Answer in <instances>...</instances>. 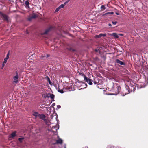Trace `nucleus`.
<instances>
[{
    "label": "nucleus",
    "instance_id": "obj_39",
    "mask_svg": "<svg viewBox=\"0 0 148 148\" xmlns=\"http://www.w3.org/2000/svg\"><path fill=\"white\" fill-rule=\"evenodd\" d=\"M128 92H129L128 93H130V92L129 91H128Z\"/></svg>",
    "mask_w": 148,
    "mask_h": 148
},
{
    "label": "nucleus",
    "instance_id": "obj_37",
    "mask_svg": "<svg viewBox=\"0 0 148 148\" xmlns=\"http://www.w3.org/2000/svg\"><path fill=\"white\" fill-rule=\"evenodd\" d=\"M49 56V55H47V57H48Z\"/></svg>",
    "mask_w": 148,
    "mask_h": 148
},
{
    "label": "nucleus",
    "instance_id": "obj_34",
    "mask_svg": "<svg viewBox=\"0 0 148 148\" xmlns=\"http://www.w3.org/2000/svg\"><path fill=\"white\" fill-rule=\"evenodd\" d=\"M55 103H53V104H52V105L53 106H55Z\"/></svg>",
    "mask_w": 148,
    "mask_h": 148
},
{
    "label": "nucleus",
    "instance_id": "obj_42",
    "mask_svg": "<svg viewBox=\"0 0 148 148\" xmlns=\"http://www.w3.org/2000/svg\"><path fill=\"white\" fill-rule=\"evenodd\" d=\"M65 148H66V147H65Z\"/></svg>",
    "mask_w": 148,
    "mask_h": 148
},
{
    "label": "nucleus",
    "instance_id": "obj_28",
    "mask_svg": "<svg viewBox=\"0 0 148 148\" xmlns=\"http://www.w3.org/2000/svg\"><path fill=\"white\" fill-rule=\"evenodd\" d=\"M57 107L58 108H61V106L60 105H58L57 106Z\"/></svg>",
    "mask_w": 148,
    "mask_h": 148
},
{
    "label": "nucleus",
    "instance_id": "obj_41",
    "mask_svg": "<svg viewBox=\"0 0 148 148\" xmlns=\"http://www.w3.org/2000/svg\"><path fill=\"white\" fill-rule=\"evenodd\" d=\"M147 40H148V38Z\"/></svg>",
    "mask_w": 148,
    "mask_h": 148
},
{
    "label": "nucleus",
    "instance_id": "obj_31",
    "mask_svg": "<svg viewBox=\"0 0 148 148\" xmlns=\"http://www.w3.org/2000/svg\"><path fill=\"white\" fill-rule=\"evenodd\" d=\"M125 88L126 89H127L128 88H129V86H125Z\"/></svg>",
    "mask_w": 148,
    "mask_h": 148
},
{
    "label": "nucleus",
    "instance_id": "obj_12",
    "mask_svg": "<svg viewBox=\"0 0 148 148\" xmlns=\"http://www.w3.org/2000/svg\"><path fill=\"white\" fill-rule=\"evenodd\" d=\"M25 3L26 5V8H29V2L27 1L25 2Z\"/></svg>",
    "mask_w": 148,
    "mask_h": 148
},
{
    "label": "nucleus",
    "instance_id": "obj_7",
    "mask_svg": "<svg viewBox=\"0 0 148 148\" xmlns=\"http://www.w3.org/2000/svg\"><path fill=\"white\" fill-rule=\"evenodd\" d=\"M9 52L7 55L6 57L4 58V61L3 62V64H5L6 63L7 61V60L9 58Z\"/></svg>",
    "mask_w": 148,
    "mask_h": 148
},
{
    "label": "nucleus",
    "instance_id": "obj_21",
    "mask_svg": "<svg viewBox=\"0 0 148 148\" xmlns=\"http://www.w3.org/2000/svg\"><path fill=\"white\" fill-rule=\"evenodd\" d=\"M58 91L61 93H64V91L62 90H59Z\"/></svg>",
    "mask_w": 148,
    "mask_h": 148
},
{
    "label": "nucleus",
    "instance_id": "obj_14",
    "mask_svg": "<svg viewBox=\"0 0 148 148\" xmlns=\"http://www.w3.org/2000/svg\"><path fill=\"white\" fill-rule=\"evenodd\" d=\"M97 48L95 50V51L96 52H98L100 54H101L100 48Z\"/></svg>",
    "mask_w": 148,
    "mask_h": 148
},
{
    "label": "nucleus",
    "instance_id": "obj_25",
    "mask_svg": "<svg viewBox=\"0 0 148 148\" xmlns=\"http://www.w3.org/2000/svg\"><path fill=\"white\" fill-rule=\"evenodd\" d=\"M50 95H51V94H49H49H48L47 95L46 97H50Z\"/></svg>",
    "mask_w": 148,
    "mask_h": 148
},
{
    "label": "nucleus",
    "instance_id": "obj_33",
    "mask_svg": "<svg viewBox=\"0 0 148 148\" xmlns=\"http://www.w3.org/2000/svg\"><path fill=\"white\" fill-rule=\"evenodd\" d=\"M108 26H110V27H111V26H112L111 24H110V23L109 24H108Z\"/></svg>",
    "mask_w": 148,
    "mask_h": 148
},
{
    "label": "nucleus",
    "instance_id": "obj_1",
    "mask_svg": "<svg viewBox=\"0 0 148 148\" xmlns=\"http://www.w3.org/2000/svg\"><path fill=\"white\" fill-rule=\"evenodd\" d=\"M19 78V75L17 72L16 73L14 77V82L17 83L18 82V79Z\"/></svg>",
    "mask_w": 148,
    "mask_h": 148
},
{
    "label": "nucleus",
    "instance_id": "obj_27",
    "mask_svg": "<svg viewBox=\"0 0 148 148\" xmlns=\"http://www.w3.org/2000/svg\"><path fill=\"white\" fill-rule=\"evenodd\" d=\"M60 9L58 7L56 10L55 12H58Z\"/></svg>",
    "mask_w": 148,
    "mask_h": 148
},
{
    "label": "nucleus",
    "instance_id": "obj_13",
    "mask_svg": "<svg viewBox=\"0 0 148 148\" xmlns=\"http://www.w3.org/2000/svg\"><path fill=\"white\" fill-rule=\"evenodd\" d=\"M51 27H50L47 29H46L45 32L43 34H46L50 31L51 29Z\"/></svg>",
    "mask_w": 148,
    "mask_h": 148
},
{
    "label": "nucleus",
    "instance_id": "obj_19",
    "mask_svg": "<svg viewBox=\"0 0 148 148\" xmlns=\"http://www.w3.org/2000/svg\"><path fill=\"white\" fill-rule=\"evenodd\" d=\"M24 139V138L23 137L19 138H18V140L20 142H22Z\"/></svg>",
    "mask_w": 148,
    "mask_h": 148
},
{
    "label": "nucleus",
    "instance_id": "obj_24",
    "mask_svg": "<svg viewBox=\"0 0 148 148\" xmlns=\"http://www.w3.org/2000/svg\"><path fill=\"white\" fill-rule=\"evenodd\" d=\"M79 74H80L81 75H82V76H83L84 77H84H86L85 76V75H84L83 73H80Z\"/></svg>",
    "mask_w": 148,
    "mask_h": 148
},
{
    "label": "nucleus",
    "instance_id": "obj_3",
    "mask_svg": "<svg viewBox=\"0 0 148 148\" xmlns=\"http://www.w3.org/2000/svg\"><path fill=\"white\" fill-rule=\"evenodd\" d=\"M37 16L35 14H33L29 16L28 18V20L30 21L33 19H35L37 17Z\"/></svg>",
    "mask_w": 148,
    "mask_h": 148
},
{
    "label": "nucleus",
    "instance_id": "obj_17",
    "mask_svg": "<svg viewBox=\"0 0 148 148\" xmlns=\"http://www.w3.org/2000/svg\"><path fill=\"white\" fill-rule=\"evenodd\" d=\"M106 36V34H99V37H101L102 36L105 37Z\"/></svg>",
    "mask_w": 148,
    "mask_h": 148
},
{
    "label": "nucleus",
    "instance_id": "obj_18",
    "mask_svg": "<svg viewBox=\"0 0 148 148\" xmlns=\"http://www.w3.org/2000/svg\"><path fill=\"white\" fill-rule=\"evenodd\" d=\"M106 7H105V6L103 5H102L101 7V8L103 10H104L106 9Z\"/></svg>",
    "mask_w": 148,
    "mask_h": 148
},
{
    "label": "nucleus",
    "instance_id": "obj_32",
    "mask_svg": "<svg viewBox=\"0 0 148 148\" xmlns=\"http://www.w3.org/2000/svg\"><path fill=\"white\" fill-rule=\"evenodd\" d=\"M83 84H84L86 86L85 87H86L87 86V84H85L84 83H83Z\"/></svg>",
    "mask_w": 148,
    "mask_h": 148
},
{
    "label": "nucleus",
    "instance_id": "obj_5",
    "mask_svg": "<svg viewBox=\"0 0 148 148\" xmlns=\"http://www.w3.org/2000/svg\"><path fill=\"white\" fill-rule=\"evenodd\" d=\"M84 80L90 85H92V84L93 81L92 80L88 79L87 77H84Z\"/></svg>",
    "mask_w": 148,
    "mask_h": 148
},
{
    "label": "nucleus",
    "instance_id": "obj_2",
    "mask_svg": "<svg viewBox=\"0 0 148 148\" xmlns=\"http://www.w3.org/2000/svg\"><path fill=\"white\" fill-rule=\"evenodd\" d=\"M0 16L3 19H4L5 20L8 21V16L0 12Z\"/></svg>",
    "mask_w": 148,
    "mask_h": 148
},
{
    "label": "nucleus",
    "instance_id": "obj_4",
    "mask_svg": "<svg viewBox=\"0 0 148 148\" xmlns=\"http://www.w3.org/2000/svg\"><path fill=\"white\" fill-rule=\"evenodd\" d=\"M38 117L40 119L43 120L45 123H47V120L45 119L46 116L44 115L39 114Z\"/></svg>",
    "mask_w": 148,
    "mask_h": 148
},
{
    "label": "nucleus",
    "instance_id": "obj_29",
    "mask_svg": "<svg viewBox=\"0 0 148 148\" xmlns=\"http://www.w3.org/2000/svg\"><path fill=\"white\" fill-rule=\"evenodd\" d=\"M69 1V0L68 1H67L65 2L64 3V5H65Z\"/></svg>",
    "mask_w": 148,
    "mask_h": 148
},
{
    "label": "nucleus",
    "instance_id": "obj_20",
    "mask_svg": "<svg viewBox=\"0 0 148 148\" xmlns=\"http://www.w3.org/2000/svg\"><path fill=\"white\" fill-rule=\"evenodd\" d=\"M64 4H62L60 5L58 7L60 9L61 8H63L64 6Z\"/></svg>",
    "mask_w": 148,
    "mask_h": 148
},
{
    "label": "nucleus",
    "instance_id": "obj_26",
    "mask_svg": "<svg viewBox=\"0 0 148 148\" xmlns=\"http://www.w3.org/2000/svg\"><path fill=\"white\" fill-rule=\"evenodd\" d=\"M116 23H117V22H116V21H115V22L113 21V22H112V23L114 25H116Z\"/></svg>",
    "mask_w": 148,
    "mask_h": 148
},
{
    "label": "nucleus",
    "instance_id": "obj_38",
    "mask_svg": "<svg viewBox=\"0 0 148 148\" xmlns=\"http://www.w3.org/2000/svg\"><path fill=\"white\" fill-rule=\"evenodd\" d=\"M128 94L127 93H125V95H126V94Z\"/></svg>",
    "mask_w": 148,
    "mask_h": 148
},
{
    "label": "nucleus",
    "instance_id": "obj_9",
    "mask_svg": "<svg viewBox=\"0 0 148 148\" xmlns=\"http://www.w3.org/2000/svg\"><path fill=\"white\" fill-rule=\"evenodd\" d=\"M32 115L35 117L36 118L38 117L39 114L36 112H34L32 113Z\"/></svg>",
    "mask_w": 148,
    "mask_h": 148
},
{
    "label": "nucleus",
    "instance_id": "obj_40",
    "mask_svg": "<svg viewBox=\"0 0 148 148\" xmlns=\"http://www.w3.org/2000/svg\"><path fill=\"white\" fill-rule=\"evenodd\" d=\"M3 64H3V66H4Z\"/></svg>",
    "mask_w": 148,
    "mask_h": 148
},
{
    "label": "nucleus",
    "instance_id": "obj_30",
    "mask_svg": "<svg viewBox=\"0 0 148 148\" xmlns=\"http://www.w3.org/2000/svg\"><path fill=\"white\" fill-rule=\"evenodd\" d=\"M118 35H119L120 36H123V34H118Z\"/></svg>",
    "mask_w": 148,
    "mask_h": 148
},
{
    "label": "nucleus",
    "instance_id": "obj_35",
    "mask_svg": "<svg viewBox=\"0 0 148 148\" xmlns=\"http://www.w3.org/2000/svg\"><path fill=\"white\" fill-rule=\"evenodd\" d=\"M45 56H43L41 58H45Z\"/></svg>",
    "mask_w": 148,
    "mask_h": 148
},
{
    "label": "nucleus",
    "instance_id": "obj_36",
    "mask_svg": "<svg viewBox=\"0 0 148 148\" xmlns=\"http://www.w3.org/2000/svg\"><path fill=\"white\" fill-rule=\"evenodd\" d=\"M116 14H117V15H119V14L118 13H116Z\"/></svg>",
    "mask_w": 148,
    "mask_h": 148
},
{
    "label": "nucleus",
    "instance_id": "obj_8",
    "mask_svg": "<svg viewBox=\"0 0 148 148\" xmlns=\"http://www.w3.org/2000/svg\"><path fill=\"white\" fill-rule=\"evenodd\" d=\"M116 62L121 65H125V64L124 62L120 60L119 59H117L116 60Z\"/></svg>",
    "mask_w": 148,
    "mask_h": 148
},
{
    "label": "nucleus",
    "instance_id": "obj_11",
    "mask_svg": "<svg viewBox=\"0 0 148 148\" xmlns=\"http://www.w3.org/2000/svg\"><path fill=\"white\" fill-rule=\"evenodd\" d=\"M16 131H14L11 134L10 137L12 138L14 137L16 135Z\"/></svg>",
    "mask_w": 148,
    "mask_h": 148
},
{
    "label": "nucleus",
    "instance_id": "obj_15",
    "mask_svg": "<svg viewBox=\"0 0 148 148\" xmlns=\"http://www.w3.org/2000/svg\"><path fill=\"white\" fill-rule=\"evenodd\" d=\"M56 143H57L62 144V140L60 139H59L57 140Z\"/></svg>",
    "mask_w": 148,
    "mask_h": 148
},
{
    "label": "nucleus",
    "instance_id": "obj_16",
    "mask_svg": "<svg viewBox=\"0 0 148 148\" xmlns=\"http://www.w3.org/2000/svg\"><path fill=\"white\" fill-rule=\"evenodd\" d=\"M50 98L52 99V101H54V97H55V96L53 94H51V95H50Z\"/></svg>",
    "mask_w": 148,
    "mask_h": 148
},
{
    "label": "nucleus",
    "instance_id": "obj_10",
    "mask_svg": "<svg viewBox=\"0 0 148 148\" xmlns=\"http://www.w3.org/2000/svg\"><path fill=\"white\" fill-rule=\"evenodd\" d=\"M114 14L113 12H110L106 13L102 15V16H104L105 15H106L109 14Z\"/></svg>",
    "mask_w": 148,
    "mask_h": 148
},
{
    "label": "nucleus",
    "instance_id": "obj_6",
    "mask_svg": "<svg viewBox=\"0 0 148 148\" xmlns=\"http://www.w3.org/2000/svg\"><path fill=\"white\" fill-rule=\"evenodd\" d=\"M108 35L109 36H114L115 38H118L119 36L118 34L116 33H113L112 34H108Z\"/></svg>",
    "mask_w": 148,
    "mask_h": 148
},
{
    "label": "nucleus",
    "instance_id": "obj_23",
    "mask_svg": "<svg viewBox=\"0 0 148 148\" xmlns=\"http://www.w3.org/2000/svg\"><path fill=\"white\" fill-rule=\"evenodd\" d=\"M48 80L49 82V84H50L51 85V82L50 81L49 78L48 77Z\"/></svg>",
    "mask_w": 148,
    "mask_h": 148
},
{
    "label": "nucleus",
    "instance_id": "obj_22",
    "mask_svg": "<svg viewBox=\"0 0 148 148\" xmlns=\"http://www.w3.org/2000/svg\"><path fill=\"white\" fill-rule=\"evenodd\" d=\"M100 38V37H99V35H95V38Z\"/></svg>",
    "mask_w": 148,
    "mask_h": 148
}]
</instances>
